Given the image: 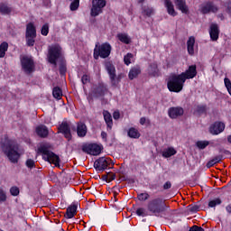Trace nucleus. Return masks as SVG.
Wrapping results in <instances>:
<instances>
[{
	"label": "nucleus",
	"instance_id": "nucleus-31",
	"mask_svg": "<svg viewBox=\"0 0 231 231\" xmlns=\"http://www.w3.org/2000/svg\"><path fill=\"white\" fill-rule=\"evenodd\" d=\"M222 160H223V156L217 155L213 159H211L209 162H208L206 167H208V169H210V167H214L216 163H219V162H221Z\"/></svg>",
	"mask_w": 231,
	"mask_h": 231
},
{
	"label": "nucleus",
	"instance_id": "nucleus-20",
	"mask_svg": "<svg viewBox=\"0 0 231 231\" xmlns=\"http://www.w3.org/2000/svg\"><path fill=\"white\" fill-rule=\"evenodd\" d=\"M164 6L166 7L169 15H171V17H176V15H178V13L174 10V5L171 0H164Z\"/></svg>",
	"mask_w": 231,
	"mask_h": 231
},
{
	"label": "nucleus",
	"instance_id": "nucleus-52",
	"mask_svg": "<svg viewBox=\"0 0 231 231\" xmlns=\"http://www.w3.org/2000/svg\"><path fill=\"white\" fill-rule=\"evenodd\" d=\"M171 187H172V184L171 183V181H167V182L163 185L164 190H167V189H171Z\"/></svg>",
	"mask_w": 231,
	"mask_h": 231
},
{
	"label": "nucleus",
	"instance_id": "nucleus-42",
	"mask_svg": "<svg viewBox=\"0 0 231 231\" xmlns=\"http://www.w3.org/2000/svg\"><path fill=\"white\" fill-rule=\"evenodd\" d=\"M136 215L141 217H146L148 216L147 210L143 208H139L136 209Z\"/></svg>",
	"mask_w": 231,
	"mask_h": 231
},
{
	"label": "nucleus",
	"instance_id": "nucleus-30",
	"mask_svg": "<svg viewBox=\"0 0 231 231\" xmlns=\"http://www.w3.org/2000/svg\"><path fill=\"white\" fill-rule=\"evenodd\" d=\"M117 39L124 44H131V38L127 33H118Z\"/></svg>",
	"mask_w": 231,
	"mask_h": 231
},
{
	"label": "nucleus",
	"instance_id": "nucleus-9",
	"mask_svg": "<svg viewBox=\"0 0 231 231\" xmlns=\"http://www.w3.org/2000/svg\"><path fill=\"white\" fill-rule=\"evenodd\" d=\"M83 152L91 154L92 156H98L102 152V146L97 143H88L82 146Z\"/></svg>",
	"mask_w": 231,
	"mask_h": 231
},
{
	"label": "nucleus",
	"instance_id": "nucleus-49",
	"mask_svg": "<svg viewBox=\"0 0 231 231\" xmlns=\"http://www.w3.org/2000/svg\"><path fill=\"white\" fill-rule=\"evenodd\" d=\"M25 165L28 167V169H33L35 167V161L28 159L25 162Z\"/></svg>",
	"mask_w": 231,
	"mask_h": 231
},
{
	"label": "nucleus",
	"instance_id": "nucleus-54",
	"mask_svg": "<svg viewBox=\"0 0 231 231\" xmlns=\"http://www.w3.org/2000/svg\"><path fill=\"white\" fill-rule=\"evenodd\" d=\"M60 73L61 75H64V74L66 73V67H65V66H61V67L60 68Z\"/></svg>",
	"mask_w": 231,
	"mask_h": 231
},
{
	"label": "nucleus",
	"instance_id": "nucleus-19",
	"mask_svg": "<svg viewBox=\"0 0 231 231\" xmlns=\"http://www.w3.org/2000/svg\"><path fill=\"white\" fill-rule=\"evenodd\" d=\"M175 6L182 12V14H189V6H187V2L185 0H174Z\"/></svg>",
	"mask_w": 231,
	"mask_h": 231
},
{
	"label": "nucleus",
	"instance_id": "nucleus-4",
	"mask_svg": "<svg viewBox=\"0 0 231 231\" xmlns=\"http://www.w3.org/2000/svg\"><path fill=\"white\" fill-rule=\"evenodd\" d=\"M62 57V47L53 44L48 48V60L51 64L57 66V60Z\"/></svg>",
	"mask_w": 231,
	"mask_h": 231
},
{
	"label": "nucleus",
	"instance_id": "nucleus-25",
	"mask_svg": "<svg viewBox=\"0 0 231 231\" xmlns=\"http://www.w3.org/2000/svg\"><path fill=\"white\" fill-rule=\"evenodd\" d=\"M158 73H160V70L158 69V64L152 63L148 67V74L151 77H158Z\"/></svg>",
	"mask_w": 231,
	"mask_h": 231
},
{
	"label": "nucleus",
	"instance_id": "nucleus-34",
	"mask_svg": "<svg viewBox=\"0 0 231 231\" xmlns=\"http://www.w3.org/2000/svg\"><path fill=\"white\" fill-rule=\"evenodd\" d=\"M6 51H8V43L6 42H4L0 45V59L5 58V55H6Z\"/></svg>",
	"mask_w": 231,
	"mask_h": 231
},
{
	"label": "nucleus",
	"instance_id": "nucleus-36",
	"mask_svg": "<svg viewBox=\"0 0 231 231\" xmlns=\"http://www.w3.org/2000/svg\"><path fill=\"white\" fill-rule=\"evenodd\" d=\"M208 145H210V142L208 141H198L196 143V146L198 147V149H200V150L207 149Z\"/></svg>",
	"mask_w": 231,
	"mask_h": 231
},
{
	"label": "nucleus",
	"instance_id": "nucleus-59",
	"mask_svg": "<svg viewBox=\"0 0 231 231\" xmlns=\"http://www.w3.org/2000/svg\"><path fill=\"white\" fill-rule=\"evenodd\" d=\"M139 3H143V0H139Z\"/></svg>",
	"mask_w": 231,
	"mask_h": 231
},
{
	"label": "nucleus",
	"instance_id": "nucleus-15",
	"mask_svg": "<svg viewBox=\"0 0 231 231\" xmlns=\"http://www.w3.org/2000/svg\"><path fill=\"white\" fill-rule=\"evenodd\" d=\"M59 131L64 134L67 140H71V128L69 123L62 122L59 126Z\"/></svg>",
	"mask_w": 231,
	"mask_h": 231
},
{
	"label": "nucleus",
	"instance_id": "nucleus-55",
	"mask_svg": "<svg viewBox=\"0 0 231 231\" xmlns=\"http://www.w3.org/2000/svg\"><path fill=\"white\" fill-rule=\"evenodd\" d=\"M101 137L103 140H105V142L107 141V134L106 132L101 133Z\"/></svg>",
	"mask_w": 231,
	"mask_h": 231
},
{
	"label": "nucleus",
	"instance_id": "nucleus-46",
	"mask_svg": "<svg viewBox=\"0 0 231 231\" xmlns=\"http://www.w3.org/2000/svg\"><path fill=\"white\" fill-rule=\"evenodd\" d=\"M188 210L189 212H192V213H196V212H199V206L198 205H189L188 206Z\"/></svg>",
	"mask_w": 231,
	"mask_h": 231
},
{
	"label": "nucleus",
	"instance_id": "nucleus-56",
	"mask_svg": "<svg viewBox=\"0 0 231 231\" xmlns=\"http://www.w3.org/2000/svg\"><path fill=\"white\" fill-rule=\"evenodd\" d=\"M145 122H147V119L145 117H141L140 118V124L141 125H145Z\"/></svg>",
	"mask_w": 231,
	"mask_h": 231
},
{
	"label": "nucleus",
	"instance_id": "nucleus-53",
	"mask_svg": "<svg viewBox=\"0 0 231 231\" xmlns=\"http://www.w3.org/2000/svg\"><path fill=\"white\" fill-rule=\"evenodd\" d=\"M113 118L114 120H118V118H120V112L118 111L114 112Z\"/></svg>",
	"mask_w": 231,
	"mask_h": 231
},
{
	"label": "nucleus",
	"instance_id": "nucleus-37",
	"mask_svg": "<svg viewBox=\"0 0 231 231\" xmlns=\"http://www.w3.org/2000/svg\"><path fill=\"white\" fill-rule=\"evenodd\" d=\"M70 1H72L69 6L71 12H76V10H79V6H80V0H70Z\"/></svg>",
	"mask_w": 231,
	"mask_h": 231
},
{
	"label": "nucleus",
	"instance_id": "nucleus-6",
	"mask_svg": "<svg viewBox=\"0 0 231 231\" xmlns=\"http://www.w3.org/2000/svg\"><path fill=\"white\" fill-rule=\"evenodd\" d=\"M107 93V88L104 83H98L94 85L91 90L90 95L88 97V102H93V98H100Z\"/></svg>",
	"mask_w": 231,
	"mask_h": 231
},
{
	"label": "nucleus",
	"instance_id": "nucleus-41",
	"mask_svg": "<svg viewBox=\"0 0 231 231\" xmlns=\"http://www.w3.org/2000/svg\"><path fill=\"white\" fill-rule=\"evenodd\" d=\"M8 199L6 196V191L3 188H0V203H5Z\"/></svg>",
	"mask_w": 231,
	"mask_h": 231
},
{
	"label": "nucleus",
	"instance_id": "nucleus-7",
	"mask_svg": "<svg viewBox=\"0 0 231 231\" xmlns=\"http://www.w3.org/2000/svg\"><path fill=\"white\" fill-rule=\"evenodd\" d=\"M42 158L45 162H49V163H52L55 165V167H60V158H59V155L55 154L53 152L42 148Z\"/></svg>",
	"mask_w": 231,
	"mask_h": 231
},
{
	"label": "nucleus",
	"instance_id": "nucleus-39",
	"mask_svg": "<svg viewBox=\"0 0 231 231\" xmlns=\"http://www.w3.org/2000/svg\"><path fill=\"white\" fill-rule=\"evenodd\" d=\"M222 201L221 199H215L208 202V207L210 208H214L215 207H217V205H221Z\"/></svg>",
	"mask_w": 231,
	"mask_h": 231
},
{
	"label": "nucleus",
	"instance_id": "nucleus-3",
	"mask_svg": "<svg viewBox=\"0 0 231 231\" xmlns=\"http://www.w3.org/2000/svg\"><path fill=\"white\" fill-rule=\"evenodd\" d=\"M147 208L149 212H152L154 216H158L159 214H162V212L167 210V205L163 199L156 198L148 202Z\"/></svg>",
	"mask_w": 231,
	"mask_h": 231
},
{
	"label": "nucleus",
	"instance_id": "nucleus-22",
	"mask_svg": "<svg viewBox=\"0 0 231 231\" xmlns=\"http://www.w3.org/2000/svg\"><path fill=\"white\" fill-rule=\"evenodd\" d=\"M77 134L79 138H84L88 134V126L84 123H79L77 126Z\"/></svg>",
	"mask_w": 231,
	"mask_h": 231
},
{
	"label": "nucleus",
	"instance_id": "nucleus-33",
	"mask_svg": "<svg viewBox=\"0 0 231 231\" xmlns=\"http://www.w3.org/2000/svg\"><path fill=\"white\" fill-rule=\"evenodd\" d=\"M176 154V150L173 147L167 148L162 152L163 158H171Z\"/></svg>",
	"mask_w": 231,
	"mask_h": 231
},
{
	"label": "nucleus",
	"instance_id": "nucleus-57",
	"mask_svg": "<svg viewBox=\"0 0 231 231\" xmlns=\"http://www.w3.org/2000/svg\"><path fill=\"white\" fill-rule=\"evenodd\" d=\"M226 212H227L228 214H231V204H229V205H227V206L226 207Z\"/></svg>",
	"mask_w": 231,
	"mask_h": 231
},
{
	"label": "nucleus",
	"instance_id": "nucleus-32",
	"mask_svg": "<svg viewBox=\"0 0 231 231\" xmlns=\"http://www.w3.org/2000/svg\"><path fill=\"white\" fill-rule=\"evenodd\" d=\"M127 134H128L129 138H134V139L140 138V132L138 131V129H136L134 127H131L128 130Z\"/></svg>",
	"mask_w": 231,
	"mask_h": 231
},
{
	"label": "nucleus",
	"instance_id": "nucleus-13",
	"mask_svg": "<svg viewBox=\"0 0 231 231\" xmlns=\"http://www.w3.org/2000/svg\"><path fill=\"white\" fill-rule=\"evenodd\" d=\"M217 10H219V8L217 7V5H216L214 3L212 2H208L206 4H202L200 5V12L201 14H216L217 12Z\"/></svg>",
	"mask_w": 231,
	"mask_h": 231
},
{
	"label": "nucleus",
	"instance_id": "nucleus-16",
	"mask_svg": "<svg viewBox=\"0 0 231 231\" xmlns=\"http://www.w3.org/2000/svg\"><path fill=\"white\" fill-rule=\"evenodd\" d=\"M182 78H184V81L194 79L196 75H198V70L196 65H190L185 72L180 73Z\"/></svg>",
	"mask_w": 231,
	"mask_h": 231
},
{
	"label": "nucleus",
	"instance_id": "nucleus-5",
	"mask_svg": "<svg viewBox=\"0 0 231 231\" xmlns=\"http://www.w3.org/2000/svg\"><path fill=\"white\" fill-rule=\"evenodd\" d=\"M111 55V44L106 42L102 43L101 45H98V43L96 44V47L94 49V59L96 60H98V58L101 59H107Z\"/></svg>",
	"mask_w": 231,
	"mask_h": 231
},
{
	"label": "nucleus",
	"instance_id": "nucleus-48",
	"mask_svg": "<svg viewBox=\"0 0 231 231\" xmlns=\"http://www.w3.org/2000/svg\"><path fill=\"white\" fill-rule=\"evenodd\" d=\"M20 190L19 188L17 186H13L10 189V194L11 196H17L19 194Z\"/></svg>",
	"mask_w": 231,
	"mask_h": 231
},
{
	"label": "nucleus",
	"instance_id": "nucleus-29",
	"mask_svg": "<svg viewBox=\"0 0 231 231\" xmlns=\"http://www.w3.org/2000/svg\"><path fill=\"white\" fill-rule=\"evenodd\" d=\"M75 214H77V205L73 204L67 208V213H66L67 218L68 219L73 218L75 217Z\"/></svg>",
	"mask_w": 231,
	"mask_h": 231
},
{
	"label": "nucleus",
	"instance_id": "nucleus-1",
	"mask_svg": "<svg viewBox=\"0 0 231 231\" xmlns=\"http://www.w3.org/2000/svg\"><path fill=\"white\" fill-rule=\"evenodd\" d=\"M0 147L11 163H17L21 154H24V150L19 148V144L14 140L8 138V135L2 137Z\"/></svg>",
	"mask_w": 231,
	"mask_h": 231
},
{
	"label": "nucleus",
	"instance_id": "nucleus-24",
	"mask_svg": "<svg viewBox=\"0 0 231 231\" xmlns=\"http://www.w3.org/2000/svg\"><path fill=\"white\" fill-rule=\"evenodd\" d=\"M140 73H142V69H140V67H133L129 71L128 78L130 79V80H134V79H136V77H138Z\"/></svg>",
	"mask_w": 231,
	"mask_h": 231
},
{
	"label": "nucleus",
	"instance_id": "nucleus-35",
	"mask_svg": "<svg viewBox=\"0 0 231 231\" xmlns=\"http://www.w3.org/2000/svg\"><path fill=\"white\" fill-rule=\"evenodd\" d=\"M52 95L54 98H57V100H60V98H62V90L60 89V88L56 87L52 90Z\"/></svg>",
	"mask_w": 231,
	"mask_h": 231
},
{
	"label": "nucleus",
	"instance_id": "nucleus-58",
	"mask_svg": "<svg viewBox=\"0 0 231 231\" xmlns=\"http://www.w3.org/2000/svg\"><path fill=\"white\" fill-rule=\"evenodd\" d=\"M227 142L231 143V135L227 136Z\"/></svg>",
	"mask_w": 231,
	"mask_h": 231
},
{
	"label": "nucleus",
	"instance_id": "nucleus-28",
	"mask_svg": "<svg viewBox=\"0 0 231 231\" xmlns=\"http://www.w3.org/2000/svg\"><path fill=\"white\" fill-rule=\"evenodd\" d=\"M36 133L41 138H46L48 136V127L41 125L36 128Z\"/></svg>",
	"mask_w": 231,
	"mask_h": 231
},
{
	"label": "nucleus",
	"instance_id": "nucleus-26",
	"mask_svg": "<svg viewBox=\"0 0 231 231\" xmlns=\"http://www.w3.org/2000/svg\"><path fill=\"white\" fill-rule=\"evenodd\" d=\"M104 120L108 127V129H113V116L107 111L103 112Z\"/></svg>",
	"mask_w": 231,
	"mask_h": 231
},
{
	"label": "nucleus",
	"instance_id": "nucleus-27",
	"mask_svg": "<svg viewBox=\"0 0 231 231\" xmlns=\"http://www.w3.org/2000/svg\"><path fill=\"white\" fill-rule=\"evenodd\" d=\"M13 12L12 7L8 6V5L5 3L0 4V14L2 15H10Z\"/></svg>",
	"mask_w": 231,
	"mask_h": 231
},
{
	"label": "nucleus",
	"instance_id": "nucleus-11",
	"mask_svg": "<svg viewBox=\"0 0 231 231\" xmlns=\"http://www.w3.org/2000/svg\"><path fill=\"white\" fill-rule=\"evenodd\" d=\"M22 69L25 73H32L35 69L33 60L29 56H23L21 59Z\"/></svg>",
	"mask_w": 231,
	"mask_h": 231
},
{
	"label": "nucleus",
	"instance_id": "nucleus-10",
	"mask_svg": "<svg viewBox=\"0 0 231 231\" xmlns=\"http://www.w3.org/2000/svg\"><path fill=\"white\" fill-rule=\"evenodd\" d=\"M105 68L109 75L112 86H118L120 79L116 78V69L115 68V65L111 62H106Z\"/></svg>",
	"mask_w": 231,
	"mask_h": 231
},
{
	"label": "nucleus",
	"instance_id": "nucleus-40",
	"mask_svg": "<svg viewBox=\"0 0 231 231\" xmlns=\"http://www.w3.org/2000/svg\"><path fill=\"white\" fill-rule=\"evenodd\" d=\"M41 33H42V35L46 37L48 35V33H50V24H48V23L43 24L42 27V30H41Z\"/></svg>",
	"mask_w": 231,
	"mask_h": 231
},
{
	"label": "nucleus",
	"instance_id": "nucleus-43",
	"mask_svg": "<svg viewBox=\"0 0 231 231\" xmlns=\"http://www.w3.org/2000/svg\"><path fill=\"white\" fill-rule=\"evenodd\" d=\"M37 36H25L27 46H33L35 44V38Z\"/></svg>",
	"mask_w": 231,
	"mask_h": 231
},
{
	"label": "nucleus",
	"instance_id": "nucleus-45",
	"mask_svg": "<svg viewBox=\"0 0 231 231\" xmlns=\"http://www.w3.org/2000/svg\"><path fill=\"white\" fill-rule=\"evenodd\" d=\"M207 112V106H198L196 107L197 115H203V113Z\"/></svg>",
	"mask_w": 231,
	"mask_h": 231
},
{
	"label": "nucleus",
	"instance_id": "nucleus-8",
	"mask_svg": "<svg viewBox=\"0 0 231 231\" xmlns=\"http://www.w3.org/2000/svg\"><path fill=\"white\" fill-rule=\"evenodd\" d=\"M106 5V0H92V7L90 10V15L92 17H97L102 12Z\"/></svg>",
	"mask_w": 231,
	"mask_h": 231
},
{
	"label": "nucleus",
	"instance_id": "nucleus-2",
	"mask_svg": "<svg viewBox=\"0 0 231 231\" xmlns=\"http://www.w3.org/2000/svg\"><path fill=\"white\" fill-rule=\"evenodd\" d=\"M183 86H185V78L180 74L170 77L167 82V88L172 93H180Z\"/></svg>",
	"mask_w": 231,
	"mask_h": 231
},
{
	"label": "nucleus",
	"instance_id": "nucleus-18",
	"mask_svg": "<svg viewBox=\"0 0 231 231\" xmlns=\"http://www.w3.org/2000/svg\"><path fill=\"white\" fill-rule=\"evenodd\" d=\"M209 35L211 41H217L219 39V27L216 23L210 25Z\"/></svg>",
	"mask_w": 231,
	"mask_h": 231
},
{
	"label": "nucleus",
	"instance_id": "nucleus-23",
	"mask_svg": "<svg viewBox=\"0 0 231 231\" xmlns=\"http://www.w3.org/2000/svg\"><path fill=\"white\" fill-rule=\"evenodd\" d=\"M194 44H196V38L190 36L187 42V50L189 55L194 54Z\"/></svg>",
	"mask_w": 231,
	"mask_h": 231
},
{
	"label": "nucleus",
	"instance_id": "nucleus-17",
	"mask_svg": "<svg viewBox=\"0 0 231 231\" xmlns=\"http://www.w3.org/2000/svg\"><path fill=\"white\" fill-rule=\"evenodd\" d=\"M225 131V125L221 122H217L209 128V133L211 134H220V133H223Z\"/></svg>",
	"mask_w": 231,
	"mask_h": 231
},
{
	"label": "nucleus",
	"instance_id": "nucleus-38",
	"mask_svg": "<svg viewBox=\"0 0 231 231\" xmlns=\"http://www.w3.org/2000/svg\"><path fill=\"white\" fill-rule=\"evenodd\" d=\"M154 14V9L152 7H143V14L146 15L147 17H151Z\"/></svg>",
	"mask_w": 231,
	"mask_h": 231
},
{
	"label": "nucleus",
	"instance_id": "nucleus-50",
	"mask_svg": "<svg viewBox=\"0 0 231 231\" xmlns=\"http://www.w3.org/2000/svg\"><path fill=\"white\" fill-rule=\"evenodd\" d=\"M82 84H88L89 82V76L88 75H83L81 78Z\"/></svg>",
	"mask_w": 231,
	"mask_h": 231
},
{
	"label": "nucleus",
	"instance_id": "nucleus-51",
	"mask_svg": "<svg viewBox=\"0 0 231 231\" xmlns=\"http://www.w3.org/2000/svg\"><path fill=\"white\" fill-rule=\"evenodd\" d=\"M189 231H205V229H203L202 227H199L198 226H193Z\"/></svg>",
	"mask_w": 231,
	"mask_h": 231
},
{
	"label": "nucleus",
	"instance_id": "nucleus-47",
	"mask_svg": "<svg viewBox=\"0 0 231 231\" xmlns=\"http://www.w3.org/2000/svg\"><path fill=\"white\" fill-rule=\"evenodd\" d=\"M131 59H133L132 53H127L124 58V62L126 66H129L131 64Z\"/></svg>",
	"mask_w": 231,
	"mask_h": 231
},
{
	"label": "nucleus",
	"instance_id": "nucleus-44",
	"mask_svg": "<svg viewBox=\"0 0 231 231\" xmlns=\"http://www.w3.org/2000/svg\"><path fill=\"white\" fill-rule=\"evenodd\" d=\"M137 198H138L139 201H147V199H149V198H151V196L149 195V193L145 192V193L138 194Z\"/></svg>",
	"mask_w": 231,
	"mask_h": 231
},
{
	"label": "nucleus",
	"instance_id": "nucleus-21",
	"mask_svg": "<svg viewBox=\"0 0 231 231\" xmlns=\"http://www.w3.org/2000/svg\"><path fill=\"white\" fill-rule=\"evenodd\" d=\"M25 37H37V29H35V25L32 23H29L26 25Z\"/></svg>",
	"mask_w": 231,
	"mask_h": 231
},
{
	"label": "nucleus",
	"instance_id": "nucleus-14",
	"mask_svg": "<svg viewBox=\"0 0 231 231\" xmlns=\"http://www.w3.org/2000/svg\"><path fill=\"white\" fill-rule=\"evenodd\" d=\"M183 113H185V110H183V107L181 106H172L168 110V116L172 120L180 118V116H183Z\"/></svg>",
	"mask_w": 231,
	"mask_h": 231
},
{
	"label": "nucleus",
	"instance_id": "nucleus-12",
	"mask_svg": "<svg viewBox=\"0 0 231 231\" xmlns=\"http://www.w3.org/2000/svg\"><path fill=\"white\" fill-rule=\"evenodd\" d=\"M113 162L108 157H100L94 162V168L96 171H106Z\"/></svg>",
	"mask_w": 231,
	"mask_h": 231
}]
</instances>
